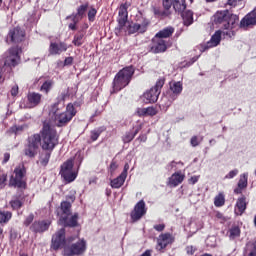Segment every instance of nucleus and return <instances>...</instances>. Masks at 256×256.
Segmentation results:
<instances>
[{
	"label": "nucleus",
	"mask_w": 256,
	"mask_h": 256,
	"mask_svg": "<svg viewBox=\"0 0 256 256\" xmlns=\"http://www.w3.org/2000/svg\"><path fill=\"white\" fill-rule=\"evenodd\" d=\"M182 19L184 21V25L189 27V25L193 24V12L191 10H187L182 13Z\"/></svg>",
	"instance_id": "c756f323"
},
{
	"label": "nucleus",
	"mask_w": 256,
	"mask_h": 256,
	"mask_svg": "<svg viewBox=\"0 0 256 256\" xmlns=\"http://www.w3.org/2000/svg\"><path fill=\"white\" fill-rule=\"evenodd\" d=\"M247 256H256V240L251 244V248Z\"/></svg>",
	"instance_id": "8fccbe9b"
},
{
	"label": "nucleus",
	"mask_w": 256,
	"mask_h": 256,
	"mask_svg": "<svg viewBox=\"0 0 256 256\" xmlns=\"http://www.w3.org/2000/svg\"><path fill=\"white\" fill-rule=\"evenodd\" d=\"M8 37L11 39L12 43H21V41L25 39V31L20 27L13 28L9 31Z\"/></svg>",
	"instance_id": "a211bd4d"
},
{
	"label": "nucleus",
	"mask_w": 256,
	"mask_h": 256,
	"mask_svg": "<svg viewBox=\"0 0 256 256\" xmlns=\"http://www.w3.org/2000/svg\"><path fill=\"white\" fill-rule=\"evenodd\" d=\"M60 175L67 183H72L74 179H77V172L73 170V160L69 159L63 163Z\"/></svg>",
	"instance_id": "0eeeda50"
},
{
	"label": "nucleus",
	"mask_w": 256,
	"mask_h": 256,
	"mask_svg": "<svg viewBox=\"0 0 256 256\" xmlns=\"http://www.w3.org/2000/svg\"><path fill=\"white\" fill-rule=\"evenodd\" d=\"M99 135H101V133H99L98 131H92L91 132L92 141H97V139H99Z\"/></svg>",
	"instance_id": "13d9d810"
},
{
	"label": "nucleus",
	"mask_w": 256,
	"mask_h": 256,
	"mask_svg": "<svg viewBox=\"0 0 256 256\" xmlns=\"http://www.w3.org/2000/svg\"><path fill=\"white\" fill-rule=\"evenodd\" d=\"M245 209H247V201L243 196L238 198L237 200L236 209H235L236 215H243V213H245Z\"/></svg>",
	"instance_id": "393cba45"
},
{
	"label": "nucleus",
	"mask_w": 256,
	"mask_h": 256,
	"mask_svg": "<svg viewBox=\"0 0 256 256\" xmlns=\"http://www.w3.org/2000/svg\"><path fill=\"white\" fill-rule=\"evenodd\" d=\"M154 229L156 231H163L165 229V224H157V225H154Z\"/></svg>",
	"instance_id": "bf43d9fd"
},
{
	"label": "nucleus",
	"mask_w": 256,
	"mask_h": 256,
	"mask_svg": "<svg viewBox=\"0 0 256 256\" xmlns=\"http://www.w3.org/2000/svg\"><path fill=\"white\" fill-rule=\"evenodd\" d=\"M165 85V80L160 79L156 82L155 86L151 88L149 91L143 94V101L145 103H155L159 99V95H161V89Z\"/></svg>",
	"instance_id": "20e7f679"
},
{
	"label": "nucleus",
	"mask_w": 256,
	"mask_h": 256,
	"mask_svg": "<svg viewBox=\"0 0 256 256\" xmlns=\"http://www.w3.org/2000/svg\"><path fill=\"white\" fill-rule=\"evenodd\" d=\"M125 179H127L125 177V174H120L117 178L111 180V187L113 189H120V187H123V184L125 183Z\"/></svg>",
	"instance_id": "a878e982"
},
{
	"label": "nucleus",
	"mask_w": 256,
	"mask_h": 256,
	"mask_svg": "<svg viewBox=\"0 0 256 256\" xmlns=\"http://www.w3.org/2000/svg\"><path fill=\"white\" fill-rule=\"evenodd\" d=\"M73 64V57H67L64 60V65H72Z\"/></svg>",
	"instance_id": "e2e57ef3"
},
{
	"label": "nucleus",
	"mask_w": 256,
	"mask_h": 256,
	"mask_svg": "<svg viewBox=\"0 0 256 256\" xmlns=\"http://www.w3.org/2000/svg\"><path fill=\"white\" fill-rule=\"evenodd\" d=\"M173 241V237L169 233L161 234L157 239V247L158 251H163L165 247L169 245Z\"/></svg>",
	"instance_id": "412c9836"
},
{
	"label": "nucleus",
	"mask_w": 256,
	"mask_h": 256,
	"mask_svg": "<svg viewBox=\"0 0 256 256\" xmlns=\"http://www.w3.org/2000/svg\"><path fill=\"white\" fill-rule=\"evenodd\" d=\"M118 167H119V165H117V162L112 161L110 164V172L115 173V171H117Z\"/></svg>",
	"instance_id": "4d7b16f0"
},
{
	"label": "nucleus",
	"mask_w": 256,
	"mask_h": 256,
	"mask_svg": "<svg viewBox=\"0 0 256 256\" xmlns=\"http://www.w3.org/2000/svg\"><path fill=\"white\" fill-rule=\"evenodd\" d=\"M10 93L12 97H17V95H19V86L18 85L12 86Z\"/></svg>",
	"instance_id": "3c124183"
},
{
	"label": "nucleus",
	"mask_w": 256,
	"mask_h": 256,
	"mask_svg": "<svg viewBox=\"0 0 256 256\" xmlns=\"http://www.w3.org/2000/svg\"><path fill=\"white\" fill-rule=\"evenodd\" d=\"M214 23L221 25L222 31H235L239 23V16L231 14L229 10L218 11L214 14Z\"/></svg>",
	"instance_id": "f257e3e1"
},
{
	"label": "nucleus",
	"mask_w": 256,
	"mask_h": 256,
	"mask_svg": "<svg viewBox=\"0 0 256 256\" xmlns=\"http://www.w3.org/2000/svg\"><path fill=\"white\" fill-rule=\"evenodd\" d=\"M184 179H185V175L181 173H174L169 178L168 185H170V187H177V185H180V183H183Z\"/></svg>",
	"instance_id": "b1692460"
},
{
	"label": "nucleus",
	"mask_w": 256,
	"mask_h": 256,
	"mask_svg": "<svg viewBox=\"0 0 256 256\" xmlns=\"http://www.w3.org/2000/svg\"><path fill=\"white\" fill-rule=\"evenodd\" d=\"M5 181H7V175H5V174L0 175V185L1 186L5 185Z\"/></svg>",
	"instance_id": "052dcab7"
},
{
	"label": "nucleus",
	"mask_w": 256,
	"mask_h": 256,
	"mask_svg": "<svg viewBox=\"0 0 256 256\" xmlns=\"http://www.w3.org/2000/svg\"><path fill=\"white\" fill-rule=\"evenodd\" d=\"M67 49H69V46L64 42H51L49 46V55H61L63 52L67 51Z\"/></svg>",
	"instance_id": "6ab92c4d"
},
{
	"label": "nucleus",
	"mask_w": 256,
	"mask_h": 256,
	"mask_svg": "<svg viewBox=\"0 0 256 256\" xmlns=\"http://www.w3.org/2000/svg\"><path fill=\"white\" fill-rule=\"evenodd\" d=\"M49 159H51V152L44 154V157L41 159V164L47 165V163H49Z\"/></svg>",
	"instance_id": "de8ad7c7"
},
{
	"label": "nucleus",
	"mask_w": 256,
	"mask_h": 256,
	"mask_svg": "<svg viewBox=\"0 0 256 256\" xmlns=\"http://www.w3.org/2000/svg\"><path fill=\"white\" fill-rule=\"evenodd\" d=\"M75 115H77L75 107L72 104H68L65 112L55 115V123L58 127H63L64 125H67Z\"/></svg>",
	"instance_id": "39448f33"
},
{
	"label": "nucleus",
	"mask_w": 256,
	"mask_h": 256,
	"mask_svg": "<svg viewBox=\"0 0 256 256\" xmlns=\"http://www.w3.org/2000/svg\"><path fill=\"white\" fill-rule=\"evenodd\" d=\"M170 91H172L173 95H179L183 91V84L181 82H171Z\"/></svg>",
	"instance_id": "7c9ffc66"
},
{
	"label": "nucleus",
	"mask_w": 256,
	"mask_h": 256,
	"mask_svg": "<svg viewBox=\"0 0 256 256\" xmlns=\"http://www.w3.org/2000/svg\"><path fill=\"white\" fill-rule=\"evenodd\" d=\"M149 20L142 18L137 23L128 24L124 31H127L130 35L133 33H145L149 27Z\"/></svg>",
	"instance_id": "9b49d317"
},
{
	"label": "nucleus",
	"mask_w": 256,
	"mask_h": 256,
	"mask_svg": "<svg viewBox=\"0 0 256 256\" xmlns=\"http://www.w3.org/2000/svg\"><path fill=\"white\" fill-rule=\"evenodd\" d=\"M229 233L230 239H237V237L241 235V230L239 229V227H233L232 229H230Z\"/></svg>",
	"instance_id": "58836bf2"
},
{
	"label": "nucleus",
	"mask_w": 256,
	"mask_h": 256,
	"mask_svg": "<svg viewBox=\"0 0 256 256\" xmlns=\"http://www.w3.org/2000/svg\"><path fill=\"white\" fill-rule=\"evenodd\" d=\"M136 114L138 117H146V108H138Z\"/></svg>",
	"instance_id": "6e6d98bb"
},
{
	"label": "nucleus",
	"mask_w": 256,
	"mask_h": 256,
	"mask_svg": "<svg viewBox=\"0 0 256 256\" xmlns=\"http://www.w3.org/2000/svg\"><path fill=\"white\" fill-rule=\"evenodd\" d=\"M87 9H89V4H83L80 7H78L77 9V17H80L81 19H83V16L85 15V13L87 12Z\"/></svg>",
	"instance_id": "e433bc0d"
},
{
	"label": "nucleus",
	"mask_w": 256,
	"mask_h": 256,
	"mask_svg": "<svg viewBox=\"0 0 256 256\" xmlns=\"http://www.w3.org/2000/svg\"><path fill=\"white\" fill-rule=\"evenodd\" d=\"M134 73L135 69L131 66L120 70L113 81V93H117L118 91H121V89H125V87L131 83V77H133Z\"/></svg>",
	"instance_id": "7ed1b4c3"
},
{
	"label": "nucleus",
	"mask_w": 256,
	"mask_h": 256,
	"mask_svg": "<svg viewBox=\"0 0 256 256\" xmlns=\"http://www.w3.org/2000/svg\"><path fill=\"white\" fill-rule=\"evenodd\" d=\"M18 64H19V52H17V49L12 48L6 54L4 65H6L7 67H15Z\"/></svg>",
	"instance_id": "4468645a"
},
{
	"label": "nucleus",
	"mask_w": 256,
	"mask_h": 256,
	"mask_svg": "<svg viewBox=\"0 0 256 256\" xmlns=\"http://www.w3.org/2000/svg\"><path fill=\"white\" fill-rule=\"evenodd\" d=\"M97 15V9L90 8L88 11V20L89 21H95V16Z\"/></svg>",
	"instance_id": "37998d69"
},
{
	"label": "nucleus",
	"mask_w": 256,
	"mask_h": 256,
	"mask_svg": "<svg viewBox=\"0 0 256 256\" xmlns=\"http://www.w3.org/2000/svg\"><path fill=\"white\" fill-rule=\"evenodd\" d=\"M10 205L12 209H21V207L23 206V202H21V200L19 199H14L10 202Z\"/></svg>",
	"instance_id": "79ce46f5"
},
{
	"label": "nucleus",
	"mask_w": 256,
	"mask_h": 256,
	"mask_svg": "<svg viewBox=\"0 0 256 256\" xmlns=\"http://www.w3.org/2000/svg\"><path fill=\"white\" fill-rule=\"evenodd\" d=\"M251 25H256V7L246 15L240 22L241 27H249Z\"/></svg>",
	"instance_id": "5701e85b"
},
{
	"label": "nucleus",
	"mask_w": 256,
	"mask_h": 256,
	"mask_svg": "<svg viewBox=\"0 0 256 256\" xmlns=\"http://www.w3.org/2000/svg\"><path fill=\"white\" fill-rule=\"evenodd\" d=\"M238 187L240 189H245L247 187V174H242L240 176L239 182H238Z\"/></svg>",
	"instance_id": "ea45409f"
},
{
	"label": "nucleus",
	"mask_w": 256,
	"mask_h": 256,
	"mask_svg": "<svg viewBox=\"0 0 256 256\" xmlns=\"http://www.w3.org/2000/svg\"><path fill=\"white\" fill-rule=\"evenodd\" d=\"M118 15H119L118 24H119L120 30L125 31V29L127 28V17H128L127 4H122L120 6Z\"/></svg>",
	"instance_id": "f3484780"
},
{
	"label": "nucleus",
	"mask_w": 256,
	"mask_h": 256,
	"mask_svg": "<svg viewBox=\"0 0 256 256\" xmlns=\"http://www.w3.org/2000/svg\"><path fill=\"white\" fill-rule=\"evenodd\" d=\"M141 130V126L138 127L135 132H126V134L123 136L122 140L124 143H131L132 139H135V136L139 131Z\"/></svg>",
	"instance_id": "2f4dec72"
},
{
	"label": "nucleus",
	"mask_w": 256,
	"mask_h": 256,
	"mask_svg": "<svg viewBox=\"0 0 256 256\" xmlns=\"http://www.w3.org/2000/svg\"><path fill=\"white\" fill-rule=\"evenodd\" d=\"M174 31L175 29H173V27H168L158 32L155 37H158L159 39H167L173 35Z\"/></svg>",
	"instance_id": "bb28decb"
},
{
	"label": "nucleus",
	"mask_w": 256,
	"mask_h": 256,
	"mask_svg": "<svg viewBox=\"0 0 256 256\" xmlns=\"http://www.w3.org/2000/svg\"><path fill=\"white\" fill-rule=\"evenodd\" d=\"M10 157H11V155L9 153H5L3 163H7V161H9Z\"/></svg>",
	"instance_id": "338daca9"
},
{
	"label": "nucleus",
	"mask_w": 256,
	"mask_h": 256,
	"mask_svg": "<svg viewBox=\"0 0 256 256\" xmlns=\"http://www.w3.org/2000/svg\"><path fill=\"white\" fill-rule=\"evenodd\" d=\"M147 213V208H145V201L140 200L134 207L131 213V219L133 221H139Z\"/></svg>",
	"instance_id": "2eb2a0df"
},
{
	"label": "nucleus",
	"mask_w": 256,
	"mask_h": 256,
	"mask_svg": "<svg viewBox=\"0 0 256 256\" xmlns=\"http://www.w3.org/2000/svg\"><path fill=\"white\" fill-rule=\"evenodd\" d=\"M239 173V170H231L225 177L226 179H233L237 174Z\"/></svg>",
	"instance_id": "5fc2aeb1"
},
{
	"label": "nucleus",
	"mask_w": 256,
	"mask_h": 256,
	"mask_svg": "<svg viewBox=\"0 0 256 256\" xmlns=\"http://www.w3.org/2000/svg\"><path fill=\"white\" fill-rule=\"evenodd\" d=\"M60 211L62 212L60 217H69L71 215V203L67 201L62 202Z\"/></svg>",
	"instance_id": "cd10ccee"
},
{
	"label": "nucleus",
	"mask_w": 256,
	"mask_h": 256,
	"mask_svg": "<svg viewBox=\"0 0 256 256\" xmlns=\"http://www.w3.org/2000/svg\"><path fill=\"white\" fill-rule=\"evenodd\" d=\"M189 181L192 185H195L199 181V176H192Z\"/></svg>",
	"instance_id": "0e129e2a"
},
{
	"label": "nucleus",
	"mask_w": 256,
	"mask_h": 256,
	"mask_svg": "<svg viewBox=\"0 0 256 256\" xmlns=\"http://www.w3.org/2000/svg\"><path fill=\"white\" fill-rule=\"evenodd\" d=\"M13 214L9 211L0 212V223H9Z\"/></svg>",
	"instance_id": "72a5a7b5"
},
{
	"label": "nucleus",
	"mask_w": 256,
	"mask_h": 256,
	"mask_svg": "<svg viewBox=\"0 0 256 256\" xmlns=\"http://www.w3.org/2000/svg\"><path fill=\"white\" fill-rule=\"evenodd\" d=\"M65 97H67V94L62 93V94L58 97V102L55 103V104L52 106V110H51V111H52L54 114H56L57 111H59L58 105H59V103H61V101H65Z\"/></svg>",
	"instance_id": "4c0bfd02"
},
{
	"label": "nucleus",
	"mask_w": 256,
	"mask_h": 256,
	"mask_svg": "<svg viewBox=\"0 0 256 256\" xmlns=\"http://www.w3.org/2000/svg\"><path fill=\"white\" fill-rule=\"evenodd\" d=\"M78 214H74L70 219L69 216H60L58 224L64 227H77Z\"/></svg>",
	"instance_id": "4be33fe9"
},
{
	"label": "nucleus",
	"mask_w": 256,
	"mask_h": 256,
	"mask_svg": "<svg viewBox=\"0 0 256 256\" xmlns=\"http://www.w3.org/2000/svg\"><path fill=\"white\" fill-rule=\"evenodd\" d=\"M129 171V164H125L124 165V170H123V172L120 174V175H124V177H126L127 178V172Z\"/></svg>",
	"instance_id": "680f3d73"
},
{
	"label": "nucleus",
	"mask_w": 256,
	"mask_h": 256,
	"mask_svg": "<svg viewBox=\"0 0 256 256\" xmlns=\"http://www.w3.org/2000/svg\"><path fill=\"white\" fill-rule=\"evenodd\" d=\"M153 13L156 17H168L169 10L162 11L159 8H153Z\"/></svg>",
	"instance_id": "a19ab883"
},
{
	"label": "nucleus",
	"mask_w": 256,
	"mask_h": 256,
	"mask_svg": "<svg viewBox=\"0 0 256 256\" xmlns=\"http://www.w3.org/2000/svg\"><path fill=\"white\" fill-rule=\"evenodd\" d=\"M41 143V135L34 134L33 136H30L28 138V146L25 149V155H27V157H34L37 155V150Z\"/></svg>",
	"instance_id": "9d476101"
},
{
	"label": "nucleus",
	"mask_w": 256,
	"mask_h": 256,
	"mask_svg": "<svg viewBox=\"0 0 256 256\" xmlns=\"http://www.w3.org/2000/svg\"><path fill=\"white\" fill-rule=\"evenodd\" d=\"M231 39L235 37V30H218L212 36L211 40L207 43V47H217L221 43V38Z\"/></svg>",
	"instance_id": "1a4fd4ad"
},
{
	"label": "nucleus",
	"mask_w": 256,
	"mask_h": 256,
	"mask_svg": "<svg viewBox=\"0 0 256 256\" xmlns=\"http://www.w3.org/2000/svg\"><path fill=\"white\" fill-rule=\"evenodd\" d=\"M167 47H171V43L165 41L163 38L155 36L153 39V45L151 47L152 53H165Z\"/></svg>",
	"instance_id": "ddd939ff"
},
{
	"label": "nucleus",
	"mask_w": 256,
	"mask_h": 256,
	"mask_svg": "<svg viewBox=\"0 0 256 256\" xmlns=\"http://www.w3.org/2000/svg\"><path fill=\"white\" fill-rule=\"evenodd\" d=\"M21 131H23V126H12L9 129L10 133H15V135H18V133H21Z\"/></svg>",
	"instance_id": "49530a36"
},
{
	"label": "nucleus",
	"mask_w": 256,
	"mask_h": 256,
	"mask_svg": "<svg viewBox=\"0 0 256 256\" xmlns=\"http://www.w3.org/2000/svg\"><path fill=\"white\" fill-rule=\"evenodd\" d=\"M15 177L10 179V185L12 187H18L19 189H25L26 183L23 178L25 177V168L18 167L14 170Z\"/></svg>",
	"instance_id": "f8f14e48"
},
{
	"label": "nucleus",
	"mask_w": 256,
	"mask_h": 256,
	"mask_svg": "<svg viewBox=\"0 0 256 256\" xmlns=\"http://www.w3.org/2000/svg\"><path fill=\"white\" fill-rule=\"evenodd\" d=\"M227 1H228V5L235 6V5H237V3H239V1H241V0H227Z\"/></svg>",
	"instance_id": "69168bd1"
},
{
	"label": "nucleus",
	"mask_w": 256,
	"mask_h": 256,
	"mask_svg": "<svg viewBox=\"0 0 256 256\" xmlns=\"http://www.w3.org/2000/svg\"><path fill=\"white\" fill-rule=\"evenodd\" d=\"M51 225V221L46 220V221H36L34 222L31 227L30 231H33V233H43L49 229Z\"/></svg>",
	"instance_id": "aec40b11"
},
{
	"label": "nucleus",
	"mask_w": 256,
	"mask_h": 256,
	"mask_svg": "<svg viewBox=\"0 0 256 256\" xmlns=\"http://www.w3.org/2000/svg\"><path fill=\"white\" fill-rule=\"evenodd\" d=\"M65 245V228L60 229L56 232V235L52 237V249L57 251L60 247Z\"/></svg>",
	"instance_id": "dca6fc26"
},
{
	"label": "nucleus",
	"mask_w": 256,
	"mask_h": 256,
	"mask_svg": "<svg viewBox=\"0 0 256 256\" xmlns=\"http://www.w3.org/2000/svg\"><path fill=\"white\" fill-rule=\"evenodd\" d=\"M199 143H201V140H199V137L197 136H193L190 140V144L192 145V147L199 146Z\"/></svg>",
	"instance_id": "09e8293b"
},
{
	"label": "nucleus",
	"mask_w": 256,
	"mask_h": 256,
	"mask_svg": "<svg viewBox=\"0 0 256 256\" xmlns=\"http://www.w3.org/2000/svg\"><path fill=\"white\" fill-rule=\"evenodd\" d=\"M215 207H223L225 205V196L223 194H219L214 199Z\"/></svg>",
	"instance_id": "c9c22d12"
},
{
	"label": "nucleus",
	"mask_w": 256,
	"mask_h": 256,
	"mask_svg": "<svg viewBox=\"0 0 256 256\" xmlns=\"http://www.w3.org/2000/svg\"><path fill=\"white\" fill-rule=\"evenodd\" d=\"M162 5L165 11H169L173 5V0H162Z\"/></svg>",
	"instance_id": "a18cd8bd"
},
{
	"label": "nucleus",
	"mask_w": 256,
	"mask_h": 256,
	"mask_svg": "<svg viewBox=\"0 0 256 256\" xmlns=\"http://www.w3.org/2000/svg\"><path fill=\"white\" fill-rule=\"evenodd\" d=\"M53 89V80H46L40 87V91L46 95Z\"/></svg>",
	"instance_id": "473e14b6"
},
{
	"label": "nucleus",
	"mask_w": 256,
	"mask_h": 256,
	"mask_svg": "<svg viewBox=\"0 0 256 256\" xmlns=\"http://www.w3.org/2000/svg\"><path fill=\"white\" fill-rule=\"evenodd\" d=\"M173 8L178 13H183V11H185V9H187V4L185 3V0H174Z\"/></svg>",
	"instance_id": "c85d7f7f"
},
{
	"label": "nucleus",
	"mask_w": 256,
	"mask_h": 256,
	"mask_svg": "<svg viewBox=\"0 0 256 256\" xmlns=\"http://www.w3.org/2000/svg\"><path fill=\"white\" fill-rule=\"evenodd\" d=\"M85 37V35L83 33H79L76 34L74 36V39L72 41V43L76 46V47H81V45H83V38Z\"/></svg>",
	"instance_id": "f704fd0d"
},
{
	"label": "nucleus",
	"mask_w": 256,
	"mask_h": 256,
	"mask_svg": "<svg viewBox=\"0 0 256 256\" xmlns=\"http://www.w3.org/2000/svg\"><path fill=\"white\" fill-rule=\"evenodd\" d=\"M158 111L153 108V107H147L146 108V117L149 116V117H153L155 115H157Z\"/></svg>",
	"instance_id": "c03bdc74"
},
{
	"label": "nucleus",
	"mask_w": 256,
	"mask_h": 256,
	"mask_svg": "<svg viewBox=\"0 0 256 256\" xmlns=\"http://www.w3.org/2000/svg\"><path fill=\"white\" fill-rule=\"evenodd\" d=\"M34 215L33 214H30L27 218H26V220L24 221V225L26 226V227H29V225H31V223H33V219H34Z\"/></svg>",
	"instance_id": "603ef678"
},
{
	"label": "nucleus",
	"mask_w": 256,
	"mask_h": 256,
	"mask_svg": "<svg viewBox=\"0 0 256 256\" xmlns=\"http://www.w3.org/2000/svg\"><path fill=\"white\" fill-rule=\"evenodd\" d=\"M138 141H141L142 143H145V141H147V136L146 135L139 136Z\"/></svg>",
	"instance_id": "774afa93"
},
{
	"label": "nucleus",
	"mask_w": 256,
	"mask_h": 256,
	"mask_svg": "<svg viewBox=\"0 0 256 256\" xmlns=\"http://www.w3.org/2000/svg\"><path fill=\"white\" fill-rule=\"evenodd\" d=\"M87 251V242L82 239L70 246L64 248V255L66 256H79Z\"/></svg>",
	"instance_id": "423d86ee"
},
{
	"label": "nucleus",
	"mask_w": 256,
	"mask_h": 256,
	"mask_svg": "<svg viewBox=\"0 0 256 256\" xmlns=\"http://www.w3.org/2000/svg\"><path fill=\"white\" fill-rule=\"evenodd\" d=\"M196 251H197V248H195L194 246H187L186 247L187 255H194Z\"/></svg>",
	"instance_id": "864d4df0"
},
{
	"label": "nucleus",
	"mask_w": 256,
	"mask_h": 256,
	"mask_svg": "<svg viewBox=\"0 0 256 256\" xmlns=\"http://www.w3.org/2000/svg\"><path fill=\"white\" fill-rule=\"evenodd\" d=\"M41 146L44 151H53L55 146L59 143V137L57 136V131L49 125V123L44 122L41 131Z\"/></svg>",
	"instance_id": "f03ea898"
},
{
	"label": "nucleus",
	"mask_w": 256,
	"mask_h": 256,
	"mask_svg": "<svg viewBox=\"0 0 256 256\" xmlns=\"http://www.w3.org/2000/svg\"><path fill=\"white\" fill-rule=\"evenodd\" d=\"M41 99H43V95L36 92H29L27 94V101L22 100L20 102L21 109H33L37 107V105H40Z\"/></svg>",
	"instance_id": "6e6552de"
}]
</instances>
